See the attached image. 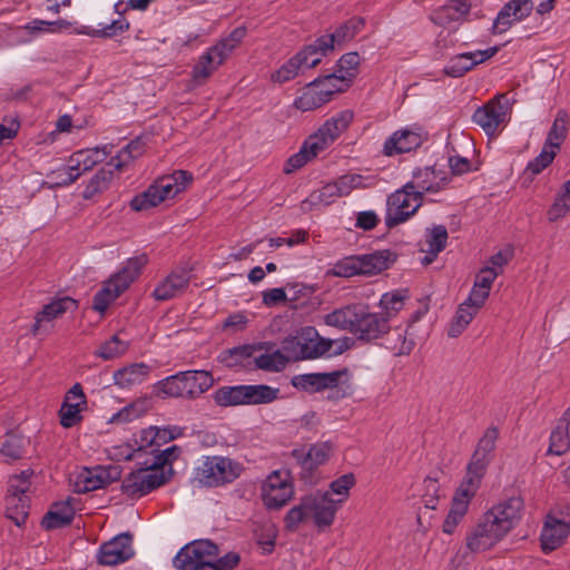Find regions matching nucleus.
<instances>
[{"mask_svg": "<svg viewBox=\"0 0 570 570\" xmlns=\"http://www.w3.org/2000/svg\"><path fill=\"white\" fill-rule=\"evenodd\" d=\"M215 379L209 371L188 370L167 376L155 385L165 397L196 400L213 387Z\"/></svg>", "mask_w": 570, "mask_h": 570, "instance_id": "1", "label": "nucleus"}, {"mask_svg": "<svg viewBox=\"0 0 570 570\" xmlns=\"http://www.w3.org/2000/svg\"><path fill=\"white\" fill-rule=\"evenodd\" d=\"M147 263L148 257L146 254L129 258L126 262V265L110 277L105 286L95 294L92 304L94 309L99 313H104L109 305L140 275L141 269Z\"/></svg>", "mask_w": 570, "mask_h": 570, "instance_id": "2", "label": "nucleus"}, {"mask_svg": "<svg viewBox=\"0 0 570 570\" xmlns=\"http://www.w3.org/2000/svg\"><path fill=\"white\" fill-rule=\"evenodd\" d=\"M243 471V465L230 458L206 456L195 469V480L204 487L218 488L234 482Z\"/></svg>", "mask_w": 570, "mask_h": 570, "instance_id": "3", "label": "nucleus"}, {"mask_svg": "<svg viewBox=\"0 0 570 570\" xmlns=\"http://www.w3.org/2000/svg\"><path fill=\"white\" fill-rule=\"evenodd\" d=\"M414 187L413 183H406L387 197L385 225L389 228L406 222L421 207L423 199Z\"/></svg>", "mask_w": 570, "mask_h": 570, "instance_id": "4", "label": "nucleus"}, {"mask_svg": "<svg viewBox=\"0 0 570 570\" xmlns=\"http://www.w3.org/2000/svg\"><path fill=\"white\" fill-rule=\"evenodd\" d=\"M149 460L141 462V468L129 473L122 481L121 491L127 497L135 499L148 494L169 480L164 471L149 468Z\"/></svg>", "mask_w": 570, "mask_h": 570, "instance_id": "5", "label": "nucleus"}, {"mask_svg": "<svg viewBox=\"0 0 570 570\" xmlns=\"http://www.w3.org/2000/svg\"><path fill=\"white\" fill-rule=\"evenodd\" d=\"M219 554L218 547L209 540H196L185 547L174 558L178 570H199Z\"/></svg>", "mask_w": 570, "mask_h": 570, "instance_id": "6", "label": "nucleus"}, {"mask_svg": "<svg viewBox=\"0 0 570 570\" xmlns=\"http://www.w3.org/2000/svg\"><path fill=\"white\" fill-rule=\"evenodd\" d=\"M510 104L505 94L497 95L482 107H479L472 120L479 125L488 136H493L498 132L501 125L508 121L510 112Z\"/></svg>", "mask_w": 570, "mask_h": 570, "instance_id": "7", "label": "nucleus"}, {"mask_svg": "<svg viewBox=\"0 0 570 570\" xmlns=\"http://www.w3.org/2000/svg\"><path fill=\"white\" fill-rule=\"evenodd\" d=\"M354 322L353 335L362 342L372 343L382 338L391 330L387 317L371 312L367 305L360 304Z\"/></svg>", "mask_w": 570, "mask_h": 570, "instance_id": "8", "label": "nucleus"}, {"mask_svg": "<svg viewBox=\"0 0 570 570\" xmlns=\"http://www.w3.org/2000/svg\"><path fill=\"white\" fill-rule=\"evenodd\" d=\"M294 488L287 471L272 472L262 485V498L267 509L278 510L292 499Z\"/></svg>", "mask_w": 570, "mask_h": 570, "instance_id": "9", "label": "nucleus"}, {"mask_svg": "<svg viewBox=\"0 0 570 570\" xmlns=\"http://www.w3.org/2000/svg\"><path fill=\"white\" fill-rule=\"evenodd\" d=\"M353 120V114L348 110L342 111L327 119L318 130L311 135V147L320 151L327 148L342 132H344Z\"/></svg>", "mask_w": 570, "mask_h": 570, "instance_id": "10", "label": "nucleus"}, {"mask_svg": "<svg viewBox=\"0 0 570 570\" xmlns=\"http://www.w3.org/2000/svg\"><path fill=\"white\" fill-rule=\"evenodd\" d=\"M306 507H309V517L318 529L333 524L340 504L330 495V492L315 491L307 494Z\"/></svg>", "mask_w": 570, "mask_h": 570, "instance_id": "11", "label": "nucleus"}, {"mask_svg": "<svg viewBox=\"0 0 570 570\" xmlns=\"http://www.w3.org/2000/svg\"><path fill=\"white\" fill-rule=\"evenodd\" d=\"M120 476L121 470L118 465L85 469L78 475L77 481L75 483L76 492L86 493L100 488H105L110 483L118 481Z\"/></svg>", "mask_w": 570, "mask_h": 570, "instance_id": "12", "label": "nucleus"}, {"mask_svg": "<svg viewBox=\"0 0 570 570\" xmlns=\"http://www.w3.org/2000/svg\"><path fill=\"white\" fill-rule=\"evenodd\" d=\"M500 50L499 46L490 47L485 50L463 52L453 56L444 67V73L449 77L460 78L472 70L475 66L491 59Z\"/></svg>", "mask_w": 570, "mask_h": 570, "instance_id": "13", "label": "nucleus"}, {"mask_svg": "<svg viewBox=\"0 0 570 570\" xmlns=\"http://www.w3.org/2000/svg\"><path fill=\"white\" fill-rule=\"evenodd\" d=\"M131 557H134L132 535L129 532H125L101 544L98 562L102 566H116L129 560Z\"/></svg>", "mask_w": 570, "mask_h": 570, "instance_id": "14", "label": "nucleus"}, {"mask_svg": "<svg viewBox=\"0 0 570 570\" xmlns=\"http://www.w3.org/2000/svg\"><path fill=\"white\" fill-rule=\"evenodd\" d=\"M190 279V271L176 268L156 286L153 296L156 301H168L178 297L188 289Z\"/></svg>", "mask_w": 570, "mask_h": 570, "instance_id": "15", "label": "nucleus"}, {"mask_svg": "<svg viewBox=\"0 0 570 570\" xmlns=\"http://www.w3.org/2000/svg\"><path fill=\"white\" fill-rule=\"evenodd\" d=\"M569 533L570 523L549 513L540 534L542 551L548 553L558 549L563 544Z\"/></svg>", "mask_w": 570, "mask_h": 570, "instance_id": "16", "label": "nucleus"}, {"mask_svg": "<svg viewBox=\"0 0 570 570\" xmlns=\"http://www.w3.org/2000/svg\"><path fill=\"white\" fill-rule=\"evenodd\" d=\"M316 336L317 331L315 327H302L295 335H289L282 341V351L289 357V361L309 358L307 354H309L312 341Z\"/></svg>", "mask_w": 570, "mask_h": 570, "instance_id": "17", "label": "nucleus"}, {"mask_svg": "<svg viewBox=\"0 0 570 570\" xmlns=\"http://www.w3.org/2000/svg\"><path fill=\"white\" fill-rule=\"evenodd\" d=\"M73 502L75 499L69 497L52 503L41 520V527L46 530H55L71 524L76 514Z\"/></svg>", "mask_w": 570, "mask_h": 570, "instance_id": "18", "label": "nucleus"}, {"mask_svg": "<svg viewBox=\"0 0 570 570\" xmlns=\"http://www.w3.org/2000/svg\"><path fill=\"white\" fill-rule=\"evenodd\" d=\"M356 257L361 275L372 276L389 269L396 262L397 255L391 249H381Z\"/></svg>", "mask_w": 570, "mask_h": 570, "instance_id": "19", "label": "nucleus"}, {"mask_svg": "<svg viewBox=\"0 0 570 570\" xmlns=\"http://www.w3.org/2000/svg\"><path fill=\"white\" fill-rule=\"evenodd\" d=\"M78 302L69 296H63L46 304L35 316V323L31 327L32 335H38L43 322H51L69 311H76Z\"/></svg>", "mask_w": 570, "mask_h": 570, "instance_id": "20", "label": "nucleus"}, {"mask_svg": "<svg viewBox=\"0 0 570 570\" xmlns=\"http://www.w3.org/2000/svg\"><path fill=\"white\" fill-rule=\"evenodd\" d=\"M421 145L422 137L420 134L410 129H401L385 140L383 154L389 157L404 154L416 149Z\"/></svg>", "mask_w": 570, "mask_h": 570, "instance_id": "21", "label": "nucleus"}, {"mask_svg": "<svg viewBox=\"0 0 570 570\" xmlns=\"http://www.w3.org/2000/svg\"><path fill=\"white\" fill-rule=\"evenodd\" d=\"M491 460V458L484 454L473 452L466 465L464 480L458 489H463V491L471 492V494L475 495Z\"/></svg>", "mask_w": 570, "mask_h": 570, "instance_id": "22", "label": "nucleus"}, {"mask_svg": "<svg viewBox=\"0 0 570 570\" xmlns=\"http://www.w3.org/2000/svg\"><path fill=\"white\" fill-rule=\"evenodd\" d=\"M99 153L100 149L98 147L75 153L69 160L68 177L61 184L69 185L75 183L81 175V171H88L102 161L104 158L97 157Z\"/></svg>", "mask_w": 570, "mask_h": 570, "instance_id": "23", "label": "nucleus"}, {"mask_svg": "<svg viewBox=\"0 0 570 570\" xmlns=\"http://www.w3.org/2000/svg\"><path fill=\"white\" fill-rule=\"evenodd\" d=\"M263 348L262 344H245L235 346L233 348H228L223 351L218 355V361L224 366L234 368V367H250L253 364V356L256 351Z\"/></svg>", "mask_w": 570, "mask_h": 570, "instance_id": "24", "label": "nucleus"}, {"mask_svg": "<svg viewBox=\"0 0 570 570\" xmlns=\"http://www.w3.org/2000/svg\"><path fill=\"white\" fill-rule=\"evenodd\" d=\"M474 495L471 492L458 489L453 495L451 509L443 522L442 530L446 534H452L459 523L465 517L470 502Z\"/></svg>", "mask_w": 570, "mask_h": 570, "instance_id": "25", "label": "nucleus"}, {"mask_svg": "<svg viewBox=\"0 0 570 570\" xmlns=\"http://www.w3.org/2000/svg\"><path fill=\"white\" fill-rule=\"evenodd\" d=\"M309 51V48H303L298 51L294 57L287 60L279 69H277L273 75V81L283 83L294 79L298 70L303 67L305 68H314L320 63V57L312 59L308 61L306 59V52Z\"/></svg>", "mask_w": 570, "mask_h": 570, "instance_id": "26", "label": "nucleus"}, {"mask_svg": "<svg viewBox=\"0 0 570 570\" xmlns=\"http://www.w3.org/2000/svg\"><path fill=\"white\" fill-rule=\"evenodd\" d=\"M191 180V173L187 170H176L171 175L160 177L155 184L163 199L166 200L184 191Z\"/></svg>", "mask_w": 570, "mask_h": 570, "instance_id": "27", "label": "nucleus"}, {"mask_svg": "<svg viewBox=\"0 0 570 570\" xmlns=\"http://www.w3.org/2000/svg\"><path fill=\"white\" fill-rule=\"evenodd\" d=\"M470 8V3L465 0H449L448 3L432 12L431 20L435 24L445 26L468 14Z\"/></svg>", "mask_w": 570, "mask_h": 570, "instance_id": "28", "label": "nucleus"}, {"mask_svg": "<svg viewBox=\"0 0 570 570\" xmlns=\"http://www.w3.org/2000/svg\"><path fill=\"white\" fill-rule=\"evenodd\" d=\"M223 56L217 53L216 49L210 47L193 68V81L195 85L200 86L205 83L213 72L223 65Z\"/></svg>", "mask_w": 570, "mask_h": 570, "instance_id": "29", "label": "nucleus"}, {"mask_svg": "<svg viewBox=\"0 0 570 570\" xmlns=\"http://www.w3.org/2000/svg\"><path fill=\"white\" fill-rule=\"evenodd\" d=\"M360 304H348L336 308L324 316V323L328 326L347 331L353 334L354 322L357 315Z\"/></svg>", "mask_w": 570, "mask_h": 570, "instance_id": "30", "label": "nucleus"}, {"mask_svg": "<svg viewBox=\"0 0 570 570\" xmlns=\"http://www.w3.org/2000/svg\"><path fill=\"white\" fill-rule=\"evenodd\" d=\"M317 85V81L308 83L306 90L294 102L297 109L302 111L314 110L331 100V92L320 91Z\"/></svg>", "mask_w": 570, "mask_h": 570, "instance_id": "31", "label": "nucleus"}, {"mask_svg": "<svg viewBox=\"0 0 570 570\" xmlns=\"http://www.w3.org/2000/svg\"><path fill=\"white\" fill-rule=\"evenodd\" d=\"M360 61V55L355 51L343 55L337 61V70L327 75V79L338 81L343 79L351 85L357 75Z\"/></svg>", "mask_w": 570, "mask_h": 570, "instance_id": "32", "label": "nucleus"}, {"mask_svg": "<svg viewBox=\"0 0 570 570\" xmlns=\"http://www.w3.org/2000/svg\"><path fill=\"white\" fill-rule=\"evenodd\" d=\"M149 373V367L144 363H135L114 373L115 384L120 387H129L141 383Z\"/></svg>", "mask_w": 570, "mask_h": 570, "instance_id": "33", "label": "nucleus"}, {"mask_svg": "<svg viewBox=\"0 0 570 570\" xmlns=\"http://www.w3.org/2000/svg\"><path fill=\"white\" fill-rule=\"evenodd\" d=\"M146 150V141L142 136L136 137L127 144L115 157L109 161V166L120 170L131 160L140 157Z\"/></svg>", "mask_w": 570, "mask_h": 570, "instance_id": "34", "label": "nucleus"}, {"mask_svg": "<svg viewBox=\"0 0 570 570\" xmlns=\"http://www.w3.org/2000/svg\"><path fill=\"white\" fill-rule=\"evenodd\" d=\"M279 389L266 384L244 385L245 405L269 404L278 399Z\"/></svg>", "mask_w": 570, "mask_h": 570, "instance_id": "35", "label": "nucleus"}, {"mask_svg": "<svg viewBox=\"0 0 570 570\" xmlns=\"http://www.w3.org/2000/svg\"><path fill=\"white\" fill-rule=\"evenodd\" d=\"M6 509L7 517L18 527H21L26 523L29 515L30 499L28 495L7 494Z\"/></svg>", "mask_w": 570, "mask_h": 570, "instance_id": "36", "label": "nucleus"}, {"mask_svg": "<svg viewBox=\"0 0 570 570\" xmlns=\"http://www.w3.org/2000/svg\"><path fill=\"white\" fill-rule=\"evenodd\" d=\"M569 115L566 110L560 109L553 120L548 132L544 146L558 150L564 141L568 134Z\"/></svg>", "mask_w": 570, "mask_h": 570, "instance_id": "37", "label": "nucleus"}, {"mask_svg": "<svg viewBox=\"0 0 570 570\" xmlns=\"http://www.w3.org/2000/svg\"><path fill=\"white\" fill-rule=\"evenodd\" d=\"M570 424L564 417L558 423L550 435L547 454L562 455L570 449Z\"/></svg>", "mask_w": 570, "mask_h": 570, "instance_id": "38", "label": "nucleus"}, {"mask_svg": "<svg viewBox=\"0 0 570 570\" xmlns=\"http://www.w3.org/2000/svg\"><path fill=\"white\" fill-rule=\"evenodd\" d=\"M406 299H409L407 289H397L382 295L379 306L383 309L381 314L387 317L389 324L390 320L404 307Z\"/></svg>", "mask_w": 570, "mask_h": 570, "instance_id": "39", "label": "nucleus"}, {"mask_svg": "<svg viewBox=\"0 0 570 570\" xmlns=\"http://www.w3.org/2000/svg\"><path fill=\"white\" fill-rule=\"evenodd\" d=\"M244 385L222 386L217 389L213 399L218 406L245 405Z\"/></svg>", "mask_w": 570, "mask_h": 570, "instance_id": "40", "label": "nucleus"}, {"mask_svg": "<svg viewBox=\"0 0 570 570\" xmlns=\"http://www.w3.org/2000/svg\"><path fill=\"white\" fill-rule=\"evenodd\" d=\"M288 362L289 357H287L282 348L273 353L253 356L255 367L267 372H281L286 367Z\"/></svg>", "mask_w": 570, "mask_h": 570, "instance_id": "41", "label": "nucleus"}, {"mask_svg": "<svg viewBox=\"0 0 570 570\" xmlns=\"http://www.w3.org/2000/svg\"><path fill=\"white\" fill-rule=\"evenodd\" d=\"M342 197L334 181L324 185L321 189L313 191L308 198L302 202V209L309 210L313 205H330L336 198Z\"/></svg>", "mask_w": 570, "mask_h": 570, "instance_id": "42", "label": "nucleus"}, {"mask_svg": "<svg viewBox=\"0 0 570 570\" xmlns=\"http://www.w3.org/2000/svg\"><path fill=\"white\" fill-rule=\"evenodd\" d=\"M318 153H321L318 149H314L313 146L311 147V140L307 138L299 150L286 160L283 171L288 175L301 169L315 158Z\"/></svg>", "mask_w": 570, "mask_h": 570, "instance_id": "43", "label": "nucleus"}, {"mask_svg": "<svg viewBox=\"0 0 570 570\" xmlns=\"http://www.w3.org/2000/svg\"><path fill=\"white\" fill-rule=\"evenodd\" d=\"M87 409V401H70L63 400L59 410L60 424L63 428H72L82 420L81 412Z\"/></svg>", "mask_w": 570, "mask_h": 570, "instance_id": "44", "label": "nucleus"}, {"mask_svg": "<svg viewBox=\"0 0 570 570\" xmlns=\"http://www.w3.org/2000/svg\"><path fill=\"white\" fill-rule=\"evenodd\" d=\"M478 311L462 303L459 305L452 323L449 326L448 335L450 337H458L463 333L466 326L471 323Z\"/></svg>", "mask_w": 570, "mask_h": 570, "instance_id": "45", "label": "nucleus"}, {"mask_svg": "<svg viewBox=\"0 0 570 570\" xmlns=\"http://www.w3.org/2000/svg\"><path fill=\"white\" fill-rule=\"evenodd\" d=\"M164 199L156 184H151L145 191L130 200V207L135 212H141L158 206Z\"/></svg>", "mask_w": 570, "mask_h": 570, "instance_id": "46", "label": "nucleus"}, {"mask_svg": "<svg viewBox=\"0 0 570 570\" xmlns=\"http://www.w3.org/2000/svg\"><path fill=\"white\" fill-rule=\"evenodd\" d=\"M449 234L444 225H436L426 230V245L425 252L433 256H438L448 243Z\"/></svg>", "mask_w": 570, "mask_h": 570, "instance_id": "47", "label": "nucleus"}, {"mask_svg": "<svg viewBox=\"0 0 570 570\" xmlns=\"http://www.w3.org/2000/svg\"><path fill=\"white\" fill-rule=\"evenodd\" d=\"M246 33L247 30L244 26L237 27L227 37L220 39L215 46H213V48L216 49L217 53L223 56V60L225 61L234 49L243 41Z\"/></svg>", "mask_w": 570, "mask_h": 570, "instance_id": "48", "label": "nucleus"}, {"mask_svg": "<svg viewBox=\"0 0 570 570\" xmlns=\"http://www.w3.org/2000/svg\"><path fill=\"white\" fill-rule=\"evenodd\" d=\"M365 21L361 17H352L342 23L334 32L336 43L352 40L364 27Z\"/></svg>", "mask_w": 570, "mask_h": 570, "instance_id": "49", "label": "nucleus"}, {"mask_svg": "<svg viewBox=\"0 0 570 570\" xmlns=\"http://www.w3.org/2000/svg\"><path fill=\"white\" fill-rule=\"evenodd\" d=\"M355 483L356 480L353 473L343 474L330 483V495H338L340 498L336 499L335 502L341 505L345 500H347L350 490L355 485Z\"/></svg>", "mask_w": 570, "mask_h": 570, "instance_id": "50", "label": "nucleus"}, {"mask_svg": "<svg viewBox=\"0 0 570 570\" xmlns=\"http://www.w3.org/2000/svg\"><path fill=\"white\" fill-rule=\"evenodd\" d=\"M129 345L127 342L121 341L118 335H114L109 341L100 345L96 355L102 360H112L124 355Z\"/></svg>", "mask_w": 570, "mask_h": 570, "instance_id": "51", "label": "nucleus"}, {"mask_svg": "<svg viewBox=\"0 0 570 570\" xmlns=\"http://www.w3.org/2000/svg\"><path fill=\"white\" fill-rule=\"evenodd\" d=\"M114 171L107 168H100L90 179L85 188L83 197L86 199L92 197L95 194L105 190L112 179Z\"/></svg>", "mask_w": 570, "mask_h": 570, "instance_id": "52", "label": "nucleus"}, {"mask_svg": "<svg viewBox=\"0 0 570 570\" xmlns=\"http://www.w3.org/2000/svg\"><path fill=\"white\" fill-rule=\"evenodd\" d=\"M428 312V307H424V309L416 311L412 314L411 318L409 320L407 330L405 331V334H399L400 345L394 344L391 346L393 351H395V355H409L412 350L414 348V341L412 338L407 337L409 330L412 327V325L417 322L423 314ZM410 335H412L410 333Z\"/></svg>", "mask_w": 570, "mask_h": 570, "instance_id": "53", "label": "nucleus"}, {"mask_svg": "<svg viewBox=\"0 0 570 570\" xmlns=\"http://www.w3.org/2000/svg\"><path fill=\"white\" fill-rule=\"evenodd\" d=\"M291 384L298 391L309 394L321 392L320 373L297 374L291 379Z\"/></svg>", "mask_w": 570, "mask_h": 570, "instance_id": "54", "label": "nucleus"}, {"mask_svg": "<svg viewBox=\"0 0 570 570\" xmlns=\"http://www.w3.org/2000/svg\"><path fill=\"white\" fill-rule=\"evenodd\" d=\"M344 380L351 381L348 367L320 373L321 392L340 387Z\"/></svg>", "mask_w": 570, "mask_h": 570, "instance_id": "55", "label": "nucleus"}, {"mask_svg": "<svg viewBox=\"0 0 570 570\" xmlns=\"http://www.w3.org/2000/svg\"><path fill=\"white\" fill-rule=\"evenodd\" d=\"M434 174V170L430 167L424 168L423 170L419 169L417 173L414 174V178L416 179L413 183L414 190L420 193V197L423 199L424 193H436L441 189V181L432 184L429 181L430 176Z\"/></svg>", "mask_w": 570, "mask_h": 570, "instance_id": "56", "label": "nucleus"}, {"mask_svg": "<svg viewBox=\"0 0 570 570\" xmlns=\"http://www.w3.org/2000/svg\"><path fill=\"white\" fill-rule=\"evenodd\" d=\"M32 475L33 470L31 469L23 470L20 474L12 475L9 479L8 494H16L18 497L27 495L31 485L30 479Z\"/></svg>", "mask_w": 570, "mask_h": 570, "instance_id": "57", "label": "nucleus"}, {"mask_svg": "<svg viewBox=\"0 0 570 570\" xmlns=\"http://www.w3.org/2000/svg\"><path fill=\"white\" fill-rule=\"evenodd\" d=\"M331 274L333 276L344 278L361 275L356 255L346 256L337 261L334 264Z\"/></svg>", "mask_w": 570, "mask_h": 570, "instance_id": "58", "label": "nucleus"}, {"mask_svg": "<svg viewBox=\"0 0 570 570\" xmlns=\"http://www.w3.org/2000/svg\"><path fill=\"white\" fill-rule=\"evenodd\" d=\"M0 452L10 460H19L23 454V439L16 434H7L0 445Z\"/></svg>", "mask_w": 570, "mask_h": 570, "instance_id": "59", "label": "nucleus"}, {"mask_svg": "<svg viewBox=\"0 0 570 570\" xmlns=\"http://www.w3.org/2000/svg\"><path fill=\"white\" fill-rule=\"evenodd\" d=\"M307 495L303 497L297 505H294L285 517L286 528L295 530L301 522L309 517V507H306Z\"/></svg>", "mask_w": 570, "mask_h": 570, "instance_id": "60", "label": "nucleus"}, {"mask_svg": "<svg viewBox=\"0 0 570 570\" xmlns=\"http://www.w3.org/2000/svg\"><path fill=\"white\" fill-rule=\"evenodd\" d=\"M180 453V449L177 445L169 446L165 450L153 449L150 454L153 455L149 460V468H157L159 471H164L163 468L168 464L173 459L177 458Z\"/></svg>", "mask_w": 570, "mask_h": 570, "instance_id": "61", "label": "nucleus"}, {"mask_svg": "<svg viewBox=\"0 0 570 570\" xmlns=\"http://www.w3.org/2000/svg\"><path fill=\"white\" fill-rule=\"evenodd\" d=\"M328 452L330 448L326 444H317L311 446L302 462L303 466L307 470L317 468L327 460Z\"/></svg>", "mask_w": 570, "mask_h": 570, "instance_id": "62", "label": "nucleus"}, {"mask_svg": "<svg viewBox=\"0 0 570 570\" xmlns=\"http://www.w3.org/2000/svg\"><path fill=\"white\" fill-rule=\"evenodd\" d=\"M440 485L436 479L428 476L424 479L423 503L425 510H435L440 501Z\"/></svg>", "mask_w": 570, "mask_h": 570, "instance_id": "63", "label": "nucleus"}, {"mask_svg": "<svg viewBox=\"0 0 570 570\" xmlns=\"http://www.w3.org/2000/svg\"><path fill=\"white\" fill-rule=\"evenodd\" d=\"M499 436V430L497 426H490L485 430L484 434L480 438L474 452L484 454L492 459V453L495 449V442Z\"/></svg>", "mask_w": 570, "mask_h": 570, "instance_id": "64", "label": "nucleus"}]
</instances>
